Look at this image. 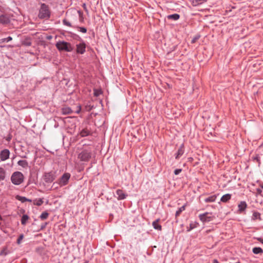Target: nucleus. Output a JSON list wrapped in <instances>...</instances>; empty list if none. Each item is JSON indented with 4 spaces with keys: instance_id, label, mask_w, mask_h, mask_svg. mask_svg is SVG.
<instances>
[{
    "instance_id": "1",
    "label": "nucleus",
    "mask_w": 263,
    "mask_h": 263,
    "mask_svg": "<svg viewBox=\"0 0 263 263\" xmlns=\"http://www.w3.org/2000/svg\"><path fill=\"white\" fill-rule=\"evenodd\" d=\"M92 156V150L90 148L83 149L78 155V158L81 161L88 162Z\"/></svg>"
},
{
    "instance_id": "2",
    "label": "nucleus",
    "mask_w": 263,
    "mask_h": 263,
    "mask_svg": "<svg viewBox=\"0 0 263 263\" xmlns=\"http://www.w3.org/2000/svg\"><path fill=\"white\" fill-rule=\"evenodd\" d=\"M38 16L41 19H48L50 17V11L47 5L45 4H41Z\"/></svg>"
},
{
    "instance_id": "3",
    "label": "nucleus",
    "mask_w": 263,
    "mask_h": 263,
    "mask_svg": "<svg viewBox=\"0 0 263 263\" xmlns=\"http://www.w3.org/2000/svg\"><path fill=\"white\" fill-rule=\"evenodd\" d=\"M55 46L60 51L71 52L73 49L70 43L65 41H59L57 42L55 44Z\"/></svg>"
},
{
    "instance_id": "4",
    "label": "nucleus",
    "mask_w": 263,
    "mask_h": 263,
    "mask_svg": "<svg viewBox=\"0 0 263 263\" xmlns=\"http://www.w3.org/2000/svg\"><path fill=\"white\" fill-rule=\"evenodd\" d=\"M11 180L13 184L20 185L24 181V175L20 172H15L11 177Z\"/></svg>"
},
{
    "instance_id": "5",
    "label": "nucleus",
    "mask_w": 263,
    "mask_h": 263,
    "mask_svg": "<svg viewBox=\"0 0 263 263\" xmlns=\"http://www.w3.org/2000/svg\"><path fill=\"white\" fill-rule=\"evenodd\" d=\"M70 177V174L68 173H64L58 180V184L61 186L67 184Z\"/></svg>"
},
{
    "instance_id": "6",
    "label": "nucleus",
    "mask_w": 263,
    "mask_h": 263,
    "mask_svg": "<svg viewBox=\"0 0 263 263\" xmlns=\"http://www.w3.org/2000/svg\"><path fill=\"white\" fill-rule=\"evenodd\" d=\"M86 44L83 41L76 45V52L78 54H83L86 51Z\"/></svg>"
},
{
    "instance_id": "7",
    "label": "nucleus",
    "mask_w": 263,
    "mask_h": 263,
    "mask_svg": "<svg viewBox=\"0 0 263 263\" xmlns=\"http://www.w3.org/2000/svg\"><path fill=\"white\" fill-rule=\"evenodd\" d=\"M211 215V213L205 212L203 214H200L199 215V218L203 222H209L212 220V217Z\"/></svg>"
},
{
    "instance_id": "8",
    "label": "nucleus",
    "mask_w": 263,
    "mask_h": 263,
    "mask_svg": "<svg viewBox=\"0 0 263 263\" xmlns=\"http://www.w3.org/2000/svg\"><path fill=\"white\" fill-rule=\"evenodd\" d=\"M10 151L8 149L2 150L0 153V159L2 161H5L9 157Z\"/></svg>"
},
{
    "instance_id": "9",
    "label": "nucleus",
    "mask_w": 263,
    "mask_h": 263,
    "mask_svg": "<svg viewBox=\"0 0 263 263\" xmlns=\"http://www.w3.org/2000/svg\"><path fill=\"white\" fill-rule=\"evenodd\" d=\"M116 198L118 200H123L126 198L127 194H125L124 192L121 189H118L116 191Z\"/></svg>"
},
{
    "instance_id": "10",
    "label": "nucleus",
    "mask_w": 263,
    "mask_h": 263,
    "mask_svg": "<svg viewBox=\"0 0 263 263\" xmlns=\"http://www.w3.org/2000/svg\"><path fill=\"white\" fill-rule=\"evenodd\" d=\"M44 179L47 183H50L54 179V177L52 172L47 173L45 174Z\"/></svg>"
},
{
    "instance_id": "11",
    "label": "nucleus",
    "mask_w": 263,
    "mask_h": 263,
    "mask_svg": "<svg viewBox=\"0 0 263 263\" xmlns=\"http://www.w3.org/2000/svg\"><path fill=\"white\" fill-rule=\"evenodd\" d=\"M10 22V17L7 14L0 15V23L8 24Z\"/></svg>"
},
{
    "instance_id": "12",
    "label": "nucleus",
    "mask_w": 263,
    "mask_h": 263,
    "mask_svg": "<svg viewBox=\"0 0 263 263\" xmlns=\"http://www.w3.org/2000/svg\"><path fill=\"white\" fill-rule=\"evenodd\" d=\"M247 207V203L245 201H241L238 205V211L240 213H242L245 211Z\"/></svg>"
},
{
    "instance_id": "13",
    "label": "nucleus",
    "mask_w": 263,
    "mask_h": 263,
    "mask_svg": "<svg viewBox=\"0 0 263 263\" xmlns=\"http://www.w3.org/2000/svg\"><path fill=\"white\" fill-rule=\"evenodd\" d=\"M184 153V146L182 144L179 148L178 149L177 153L176 154L175 158L178 159Z\"/></svg>"
},
{
    "instance_id": "14",
    "label": "nucleus",
    "mask_w": 263,
    "mask_h": 263,
    "mask_svg": "<svg viewBox=\"0 0 263 263\" xmlns=\"http://www.w3.org/2000/svg\"><path fill=\"white\" fill-rule=\"evenodd\" d=\"M208 0H191V2L193 6L196 7L202 4Z\"/></svg>"
},
{
    "instance_id": "15",
    "label": "nucleus",
    "mask_w": 263,
    "mask_h": 263,
    "mask_svg": "<svg viewBox=\"0 0 263 263\" xmlns=\"http://www.w3.org/2000/svg\"><path fill=\"white\" fill-rule=\"evenodd\" d=\"M159 220L160 219H156V220L153 222L152 225L155 230L161 231L162 229V227L161 225L158 224Z\"/></svg>"
},
{
    "instance_id": "16",
    "label": "nucleus",
    "mask_w": 263,
    "mask_h": 263,
    "mask_svg": "<svg viewBox=\"0 0 263 263\" xmlns=\"http://www.w3.org/2000/svg\"><path fill=\"white\" fill-rule=\"evenodd\" d=\"M6 172L5 170L2 167H0V181H3L5 179Z\"/></svg>"
},
{
    "instance_id": "17",
    "label": "nucleus",
    "mask_w": 263,
    "mask_h": 263,
    "mask_svg": "<svg viewBox=\"0 0 263 263\" xmlns=\"http://www.w3.org/2000/svg\"><path fill=\"white\" fill-rule=\"evenodd\" d=\"M231 194H226L221 197L220 201L222 202H227L231 199Z\"/></svg>"
},
{
    "instance_id": "18",
    "label": "nucleus",
    "mask_w": 263,
    "mask_h": 263,
    "mask_svg": "<svg viewBox=\"0 0 263 263\" xmlns=\"http://www.w3.org/2000/svg\"><path fill=\"white\" fill-rule=\"evenodd\" d=\"M217 198V195H213L212 196H211L210 197H208L204 199V202H214Z\"/></svg>"
},
{
    "instance_id": "19",
    "label": "nucleus",
    "mask_w": 263,
    "mask_h": 263,
    "mask_svg": "<svg viewBox=\"0 0 263 263\" xmlns=\"http://www.w3.org/2000/svg\"><path fill=\"white\" fill-rule=\"evenodd\" d=\"M32 42L29 37H27L22 41V45L24 46H30Z\"/></svg>"
},
{
    "instance_id": "20",
    "label": "nucleus",
    "mask_w": 263,
    "mask_h": 263,
    "mask_svg": "<svg viewBox=\"0 0 263 263\" xmlns=\"http://www.w3.org/2000/svg\"><path fill=\"white\" fill-rule=\"evenodd\" d=\"M16 198L18 200L21 201L22 203H24L26 201H28L30 202H31L32 201V200L31 199H28V198H26L25 197L21 196H18V195L16 196Z\"/></svg>"
},
{
    "instance_id": "21",
    "label": "nucleus",
    "mask_w": 263,
    "mask_h": 263,
    "mask_svg": "<svg viewBox=\"0 0 263 263\" xmlns=\"http://www.w3.org/2000/svg\"><path fill=\"white\" fill-rule=\"evenodd\" d=\"M186 206V203H185L183 206H182L181 207L179 208V209L176 211V214H175V216L176 217L179 216L180 215V214L181 213V212H182L183 211H184L185 210Z\"/></svg>"
},
{
    "instance_id": "22",
    "label": "nucleus",
    "mask_w": 263,
    "mask_h": 263,
    "mask_svg": "<svg viewBox=\"0 0 263 263\" xmlns=\"http://www.w3.org/2000/svg\"><path fill=\"white\" fill-rule=\"evenodd\" d=\"M18 165L22 166L24 168H26L28 166V163L27 161L24 160H21L17 162Z\"/></svg>"
},
{
    "instance_id": "23",
    "label": "nucleus",
    "mask_w": 263,
    "mask_h": 263,
    "mask_svg": "<svg viewBox=\"0 0 263 263\" xmlns=\"http://www.w3.org/2000/svg\"><path fill=\"white\" fill-rule=\"evenodd\" d=\"M252 219L256 220L257 219L261 220L260 214L258 212H254L252 215Z\"/></svg>"
},
{
    "instance_id": "24",
    "label": "nucleus",
    "mask_w": 263,
    "mask_h": 263,
    "mask_svg": "<svg viewBox=\"0 0 263 263\" xmlns=\"http://www.w3.org/2000/svg\"><path fill=\"white\" fill-rule=\"evenodd\" d=\"M90 134V132L87 128L82 129L80 133L81 137H86Z\"/></svg>"
},
{
    "instance_id": "25",
    "label": "nucleus",
    "mask_w": 263,
    "mask_h": 263,
    "mask_svg": "<svg viewBox=\"0 0 263 263\" xmlns=\"http://www.w3.org/2000/svg\"><path fill=\"white\" fill-rule=\"evenodd\" d=\"M29 219V216L27 215L24 214L22 216L21 219V223L23 225H25L27 221Z\"/></svg>"
},
{
    "instance_id": "26",
    "label": "nucleus",
    "mask_w": 263,
    "mask_h": 263,
    "mask_svg": "<svg viewBox=\"0 0 263 263\" xmlns=\"http://www.w3.org/2000/svg\"><path fill=\"white\" fill-rule=\"evenodd\" d=\"M252 252L254 254H258L263 253V250L260 247H255L253 249Z\"/></svg>"
},
{
    "instance_id": "27",
    "label": "nucleus",
    "mask_w": 263,
    "mask_h": 263,
    "mask_svg": "<svg viewBox=\"0 0 263 263\" xmlns=\"http://www.w3.org/2000/svg\"><path fill=\"white\" fill-rule=\"evenodd\" d=\"M179 17H180V15L176 13L169 15L167 16V18L168 19H172V20H173L175 21L178 20L179 18Z\"/></svg>"
},
{
    "instance_id": "28",
    "label": "nucleus",
    "mask_w": 263,
    "mask_h": 263,
    "mask_svg": "<svg viewBox=\"0 0 263 263\" xmlns=\"http://www.w3.org/2000/svg\"><path fill=\"white\" fill-rule=\"evenodd\" d=\"M72 112V110L69 107L63 108L62 109V112L64 115L70 114Z\"/></svg>"
},
{
    "instance_id": "29",
    "label": "nucleus",
    "mask_w": 263,
    "mask_h": 263,
    "mask_svg": "<svg viewBox=\"0 0 263 263\" xmlns=\"http://www.w3.org/2000/svg\"><path fill=\"white\" fill-rule=\"evenodd\" d=\"M34 204L36 205L37 206H40L43 203V199L39 198L37 199H35L33 202Z\"/></svg>"
},
{
    "instance_id": "30",
    "label": "nucleus",
    "mask_w": 263,
    "mask_h": 263,
    "mask_svg": "<svg viewBox=\"0 0 263 263\" xmlns=\"http://www.w3.org/2000/svg\"><path fill=\"white\" fill-rule=\"evenodd\" d=\"M48 215H49L48 213H47V212H44L41 214V215L40 216V218L42 220H45L47 218V217H48Z\"/></svg>"
},
{
    "instance_id": "31",
    "label": "nucleus",
    "mask_w": 263,
    "mask_h": 263,
    "mask_svg": "<svg viewBox=\"0 0 263 263\" xmlns=\"http://www.w3.org/2000/svg\"><path fill=\"white\" fill-rule=\"evenodd\" d=\"M12 40V38L11 36H8L6 38H3L0 40V43H6V42H9V41H11Z\"/></svg>"
},
{
    "instance_id": "32",
    "label": "nucleus",
    "mask_w": 263,
    "mask_h": 263,
    "mask_svg": "<svg viewBox=\"0 0 263 263\" xmlns=\"http://www.w3.org/2000/svg\"><path fill=\"white\" fill-rule=\"evenodd\" d=\"M72 37H73V39H74L76 40H77V41H79L80 42L83 41L82 39L79 35H77L76 34L73 33L72 35Z\"/></svg>"
},
{
    "instance_id": "33",
    "label": "nucleus",
    "mask_w": 263,
    "mask_h": 263,
    "mask_svg": "<svg viewBox=\"0 0 263 263\" xmlns=\"http://www.w3.org/2000/svg\"><path fill=\"white\" fill-rule=\"evenodd\" d=\"M77 28L79 29V30L82 32V33H86L87 32V29L85 27H77Z\"/></svg>"
},
{
    "instance_id": "34",
    "label": "nucleus",
    "mask_w": 263,
    "mask_h": 263,
    "mask_svg": "<svg viewBox=\"0 0 263 263\" xmlns=\"http://www.w3.org/2000/svg\"><path fill=\"white\" fill-rule=\"evenodd\" d=\"M101 93V90L94 89L93 95L95 97H98Z\"/></svg>"
},
{
    "instance_id": "35",
    "label": "nucleus",
    "mask_w": 263,
    "mask_h": 263,
    "mask_svg": "<svg viewBox=\"0 0 263 263\" xmlns=\"http://www.w3.org/2000/svg\"><path fill=\"white\" fill-rule=\"evenodd\" d=\"M63 23L64 25H65L66 26H67L69 27H71V23L66 19H64L63 20Z\"/></svg>"
},
{
    "instance_id": "36",
    "label": "nucleus",
    "mask_w": 263,
    "mask_h": 263,
    "mask_svg": "<svg viewBox=\"0 0 263 263\" xmlns=\"http://www.w3.org/2000/svg\"><path fill=\"white\" fill-rule=\"evenodd\" d=\"M23 238H24V235L23 234H21L19 236V237H18V239L17 240V244H20L21 243V241L23 240Z\"/></svg>"
},
{
    "instance_id": "37",
    "label": "nucleus",
    "mask_w": 263,
    "mask_h": 263,
    "mask_svg": "<svg viewBox=\"0 0 263 263\" xmlns=\"http://www.w3.org/2000/svg\"><path fill=\"white\" fill-rule=\"evenodd\" d=\"M196 227V223H191L190 224V228L187 230V231H190L192 229H194Z\"/></svg>"
},
{
    "instance_id": "38",
    "label": "nucleus",
    "mask_w": 263,
    "mask_h": 263,
    "mask_svg": "<svg viewBox=\"0 0 263 263\" xmlns=\"http://www.w3.org/2000/svg\"><path fill=\"white\" fill-rule=\"evenodd\" d=\"M182 171V170L181 169H176L175 171H174V174L176 175H177L178 174H179Z\"/></svg>"
},
{
    "instance_id": "39",
    "label": "nucleus",
    "mask_w": 263,
    "mask_h": 263,
    "mask_svg": "<svg viewBox=\"0 0 263 263\" xmlns=\"http://www.w3.org/2000/svg\"><path fill=\"white\" fill-rule=\"evenodd\" d=\"M199 38V36H195L192 40V43H194L196 42V41Z\"/></svg>"
},
{
    "instance_id": "40",
    "label": "nucleus",
    "mask_w": 263,
    "mask_h": 263,
    "mask_svg": "<svg viewBox=\"0 0 263 263\" xmlns=\"http://www.w3.org/2000/svg\"><path fill=\"white\" fill-rule=\"evenodd\" d=\"M257 240L263 244V239L261 238H257Z\"/></svg>"
},
{
    "instance_id": "41",
    "label": "nucleus",
    "mask_w": 263,
    "mask_h": 263,
    "mask_svg": "<svg viewBox=\"0 0 263 263\" xmlns=\"http://www.w3.org/2000/svg\"><path fill=\"white\" fill-rule=\"evenodd\" d=\"M46 226V223H45L44 225H42V226H41V229H44V228H45Z\"/></svg>"
},
{
    "instance_id": "42",
    "label": "nucleus",
    "mask_w": 263,
    "mask_h": 263,
    "mask_svg": "<svg viewBox=\"0 0 263 263\" xmlns=\"http://www.w3.org/2000/svg\"><path fill=\"white\" fill-rule=\"evenodd\" d=\"M80 111H81V108H80V107H79V109L78 110H77L76 112L77 114H79L80 112Z\"/></svg>"
},
{
    "instance_id": "43",
    "label": "nucleus",
    "mask_w": 263,
    "mask_h": 263,
    "mask_svg": "<svg viewBox=\"0 0 263 263\" xmlns=\"http://www.w3.org/2000/svg\"><path fill=\"white\" fill-rule=\"evenodd\" d=\"M4 254L5 255H6V253H4V251H2L1 252V253H0V255H3V254Z\"/></svg>"
},
{
    "instance_id": "44",
    "label": "nucleus",
    "mask_w": 263,
    "mask_h": 263,
    "mask_svg": "<svg viewBox=\"0 0 263 263\" xmlns=\"http://www.w3.org/2000/svg\"><path fill=\"white\" fill-rule=\"evenodd\" d=\"M213 263H219V262H218V261L217 260L215 259L213 261Z\"/></svg>"
}]
</instances>
